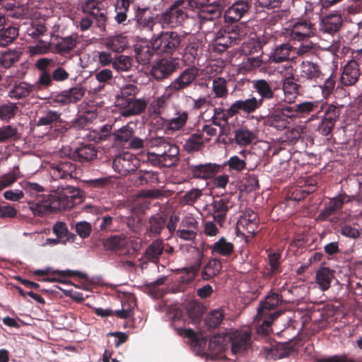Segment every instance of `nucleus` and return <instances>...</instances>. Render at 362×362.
Returning a JSON list of instances; mask_svg holds the SVG:
<instances>
[{
	"instance_id": "obj_1",
	"label": "nucleus",
	"mask_w": 362,
	"mask_h": 362,
	"mask_svg": "<svg viewBox=\"0 0 362 362\" xmlns=\"http://www.w3.org/2000/svg\"><path fill=\"white\" fill-rule=\"evenodd\" d=\"M23 188L33 198L28 202L29 209L35 216L40 217L69 209L81 202L79 189L71 186L58 188L54 194H45V188L37 182H25Z\"/></svg>"
},
{
	"instance_id": "obj_2",
	"label": "nucleus",
	"mask_w": 362,
	"mask_h": 362,
	"mask_svg": "<svg viewBox=\"0 0 362 362\" xmlns=\"http://www.w3.org/2000/svg\"><path fill=\"white\" fill-rule=\"evenodd\" d=\"M252 88L259 96V98L252 96L250 98L242 100L247 111V115L255 112L257 110L267 105L274 109L277 103V98L272 86L265 79H258L252 81Z\"/></svg>"
},
{
	"instance_id": "obj_3",
	"label": "nucleus",
	"mask_w": 362,
	"mask_h": 362,
	"mask_svg": "<svg viewBox=\"0 0 362 362\" xmlns=\"http://www.w3.org/2000/svg\"><path fill=\"white\" fill-rule=\"evenodd\" d=\"M182 41V36L176 31H162L153 33L150 44L153 49L159 54L173 55Z\"/></svg>"
},
{
	"instance_id": "obj_4",
	"label": "nucleus",
	"mask_w": 362,
	"mask_h": 362,
	"mask_svg": "<svg viewBox=\"0 0 362 362\" xmlns=\"http://www.w3.org/2000/svg\"><path fill=\"white\" fill-rule=\"evenodd\" d=\"M187 0H175L163 12L158 13V24L163 29H174L182 25L187 17L185 4Z\"/></svg>"
},
{
	"instance_id": "obj_5",
	"label": "nucleus",
	"mask_w": 362,
	"mask_h": 362,
	"mask_svg": "<svg viewBox=\"0 0 362 362\" xmlns=\"http://www.w3.org/2000/svg\"><path fill=\"white\" fill-rule=\"evenodd\" d=\"M247 30L245 24L225 25L214 35V41L216 46H221L223 51L232 45L238 44L247 35Z\"/></svg>"
},
{
	"instance_id": "obj_6",
	"label": "nucleus",
	"mask_w": 362,
	"mask_h": 362,
	"mask_svg": "<svg viewBox=\"0 0 362 362\" xmlns=\"http://www.w3.org/2000/svg\"><path fill=\"white\" fill-rule=\"evenodd\" d=\"M132 23L140 30L153 33L155 25L158 24V13L153 12L149 6L134 5V16L128 20V24Z\"/></svg>"
},
{
	"instance_id": "obj_7",
	"label": "nucleus",
	"mask_w": 362,
	"mask_h": 362,
	"mask_svg": "<svg viewBox=\"0 0 362 362\" xmlns=\"http://www.w3.org/2000/svg\"><path fill=\"white\" fill-rule=\"evenodd\" d=\"M151 144L160 156L163 167L170 168L177 164L180 160V149L176 144L163 138L155 139Z\"/></svg>"
},
{
	"instance_id": "obj_8",
	"label": "nucleus",
	"mask_w": 362,
	"mask_h": 362,
	"mask_svg": "<svg viewBox=\"0 0 362 362\" xmlns=\"http://www.w3.org/2000/svg\"><path fill=\"white\" fill-rule=\"evenodd\" d=\"M199 76V69L194 65L184 69L179 76L175 78L166 88L168 94L173 95L183 92L195 85V81Z\"/></svg>"
},
{
	"instance_id": "obj_9",
	"label": "nucleus",
	"mask_w": 362,
	"mask_h": 362,
	"mask_svg": "<svg viewBox=\"0 0 362 362\" xmlns=\"http://www.w3.org/2000/svg\"><path fill=\"white\" fill-rule=\"evenodd\" d=\"M188 5L192 9H197L198 18L202 21L219 18L222 13V6L216 1L209 3V0H188Z\"/></svg>"
},
{
	"instance_id": "obj_10",
	"label": "nucleus",
	"mask_w": 362,
	"mask_h": 362,
	"mask_svg": "<svg viewBox=\"0 0 362 362\" xmlns=\"http://www.w3.org/2000/svg\"><path fill=\"white\" fill-rule=\"evenodd\" d=\"M230 347L233 355L243 356L250 345L251 332L249 329L236 330L229 333Z\"/></svg>"
},
{
	"instance_id": "obj_11",
	"label": "nucleus",
	"mask_w": 362,
	"mask_h": 362,
	"mask_svg": "<svg viewBox=\"0 0 362 362\" xmlns=\"http://www.w3.org/2000/svg\"><path fill=\"white\" fill-rule=\"evenodd\" d=\"M139 165V160L129 152L116 156L112 161L113 169L122 176L134 172Z\"/></svg>"
},
{
	"instance_id": "obj_12",
	"label": "nucleus",
	"mask_w": 362,
	"mask_h": 362,
	"mask_svg": "<svg viewBox=\"0 0 362 362\" xmlns=\"http://www.w3.org/2000/svg\"><path fill=\"white\" fill-rule=\"evenodd\" d=\"M178 66L179 64L175 59L163 58L156 61L152 66L151 74L156 81H160L169 78Z\"/></svg>"
},
{
	"instance_id": "obj_13",
	"label": "nucleus",
	"mask_w": 362,
	"mask_h": 362,
	"mask_svg": "<svg viewBox=\"0 0 362 362\" xmlns=\"http://www.w3.org/2000/svg\"><path fill=\"white\" fill-rule=\"evenodd\" d=\"M316 33L315 24L308 18H299L293 22L291 37L301 41L314 36Z\"/></svg>"
},
{
	"instance_id": "obj_14",
	"label": "nucleus",
	"mask_w": 362,
	"mask_h": 362,
	"mask_svg": "<svg viewBox=\"0 0 362 362\" xmlns=\"http://www.w3.org/2000/svg\"><path fill=\"white\" fill-rule=\"evenodd\" d=\"M86 91L85 88L81 86H76L52 96V103H57L62 106L74 104L83 98Z\"/></svg>"
},
{
	"instance_id": "obj_15",
	"label": "nucleus",
	"mask_w": 362,
	"mask_h": 362,
	"mask_svg": "<svg viewBox=\"0 0 362 362\" xmlns=\"http://www.w3.org/2000/svg\"><path fill=\"white\" fill-rule=\"evenodd\" d=\"M252 0H235L224 13L226 23H235L248 15L252 8Z\"/></svg>"
},
{
	"instance_id": "obj_16",
	"label": "nucleus",
	"mask_w": 362,
	"mask_h": 362,
	"mask_svg": "<svg viewBox=\"0 0 362 362\" xmlns=\"http://www.w3.org/2000/svg\"><path fill=\"white\" fill-rule=\"evenodd\" d=\"M284 303L282 295L272 289L264 297V299L259 302L257 309V316H265L272 314L273 312L279 310L276 309Z\"/></svg>"
},
{
	"instance_id": "obj_17",
	"label": "nucleus",
	"mask_w": 362,
	"mask_h": 362,
	"mask_svg": "<svg viewBox=\"0 0 362 362\" xmlns=\"http://www.w3.org/2000/svg\"><path fill=\"white\" fill-rule=\"evenodd\" d=\"M50 175L55 180L76 178L78 175L76 165L69 159L61 160L58 163L52 164Z\"/></svg>"
},
{
	"instance_id": "obj_18",
	"label": "nucleus",
	"mask_w": 362,
	"mask_h": 362,
	"mask_svg": "<svg viewBox=\"0 0 362 362\" xmlns=\"http://www.w3.org/2000/svg\"><path fill=\"white\" fill-rule=\"evenodd\" d=\"M188 170L192 177L200 180H209L222 171L221 165L206 163L199 165H188Z\"/></svg>"
},
{
	"instance_id": "obj_19",
	"label": "nucleus",
	"mask_w": 362,
	"mask_h": 362,
	"mask_svg": "<svg viewBox=\"0 0 362 362\" xmlns=\"http://www.w3.org/2000/svg\"><path fill=\"white\" fill-rule=\"evenodd\" d=\"M232 206L233 204L230 199L226 197L215 199L211 203V207L213 218L221 227L223 226L227 214Z\"/></svg>"
},
{
	"instance_id": "obj_20",
	"label": "nucleus",
	"mask_w": 362,
	"mask_h": 362,
	"mask_svg": "<svg viewBox=\"0 0 362 362\" xmlns=\"http://www.w3.org/2000/svg\"><path fill=\"white\" fill-rule=\"evenodd\" d=\"M117 105L120 107V114L123 117H130L139 115L144 111L147 106L146 100L134 99L129 101L117 100Z\"/></svg>"
},
{
	"instance_id": "obj_21",
	"label": "nucleus",
	"mask_w": 362,
	"mask_h": 362,
	"mask_svg": "<svg viewBox=\"0 0 362 362\" xmlns=\"http://www.w3.org/2000/svg\"><path fill=\"white\" fill-rule=\"evenodd\" d=\"M240 112L247 114L242 100L235 101L226 110L221 107H215L214 110V115L216 116V118L221 120L224 125L228 123L229 117H233Z\"/></svg>"
},
{
	"instance_id": "obj_22",
	"label": "nucleus",
	"mask_w": 362,
	"mask_h": 362,
	"mask_svg": "<svg viewBox=\"0 0 362 362\" xmlns=\"http://www.w3.org/2000/svg\"><path fill=\"white\" fill-rule=\"evenodd\" d=\"M98 150L93 144L81 143L72 153V158L80 163H88L96 158Z\"/></svg>"
},
{
	"instance_id": "obj_23",
	"label": "nucleus",
	"mask_w": 362,
	"mask_h": 362,
	"mask_svg": "<svg viewBox=\"0 0 362 362\" xmlns=\"http://www.w3.org/2000/svg\"><path fill=\"white\" fill-rule=\"evenodd\" d=\"M342 24L343 19L341 14L330 13L321 20L320 30L323 33L334 35L339 31Z\"/></svg>"
},
{
	"instance_id": "obj_24",
	"label": "nucleus",
	"mask_w": 362,
	"mask_h": 362,
	"mask_svg": "<svg viewBox=\"0 0 362 362\" xmlns=\"http://www.w3.org/2000/svg\"><path fill=\"white\" fill-rule=\"evenodd\" d=\"M360 76L359 64L356 60L349 61L344 67L340 77V83L343 86L354 85Z\"/></svg>"
},
{
	"instance_id": "obj_25",
	"label": "nucleus",
	"mask_w": 362,
	"mask_h": 362,
	"mask_svg": "<svg viewBox=\"0 0 362 362\" xmlns=\"http://www.w3.org/2000/svg\"><path fill=\"white\" fill-rule=\"evenodd\" d=\"M182 313L180 310H177L173 317L171 325L178 335L184 336L197 342L199 339L197 334L192 329L185 328V320H182Z\"/></svg>"
},
{
	"instance_id": "obj_26",
	"label": "nucleus",
	"mask_w": 362,
	"mask_h": 362,
	"mask_svg": "<svg viewBox=\"0 0 362 362\" xmlns=\"http://www.w3.org/2000/svg\"><path fill=\"white\" fill-rule=\"evenodd\" d=\"M36 90L35 86L25 81H16L11 87L8 96L13 100L29 97Z\"/></svg>"
},
{
	"instance_id": "obj_27",
	"label": "nucleus",
	"mask_w": 362,
	"mask_h": 362,
	"mask_svg": "<svg viewBox=\"0 0 362 362\" xmlns=\"http://www.w3.org/2000/svg\"><path fill=\"white\" fill-rule=\"evenodd\" d=\"M134 5H139L136 2V0H116L114 5L116 13L114 19L117 24L128 25L127 12L130 6H132L134 9Z\"/></svg>"
},
{
	"instance_id": "obj_28",
	"label": "nucleus",
	"mask_w": 362,
	"mask_h": 362,
	"mask_svg": "<svg viewBox=\"0 0 362 362\" xmlns=\"http://www.w3.org/2000/svg\"><path fill=\"white\" fill-rule=\"evenodd\" d=\"M274 110L267 115L266 117H263L264 119V124L273 127L278 130H283L288 127V116L284 115L281 110L276 109H273Z\"/></svg>"
},
{
	"instance_id": "obj_29",
	"label": "nucleus",
	"mask_w": 362,
	"mask_h": 362,
	"mask_svg": "<svg viewBox=\"0 0 362 362\" xmlns=\"http://www.w3.org/2000/svg\"><path fill=\"white\" fill-rule=\"evenodd\" d=\"M298 340L291 339L285 343H279L271 349L272 356L274 359H281L288 357L297 351Z\"/></svg>"
},
{
	"instance_id": "obj_30",
	"label": "nucleus",
	"mask_w": 362,
	"mask_h": 362,
	"mask_svg": "<svg viewBox=\"0 0 362 362\" xmlns=\"http://www.w3.org/2000/svg\"><path fill=\"white\" fill-rule=\"evenodd\" d=\"M79 43L78 36L72 34L60 40L54 46V52L62 56L69 54Z\"/></svg>"
},
{
	"instance_id": "obj_31",
	"label": "nucleus",
	"mask_w": 362,
	"mask_h": 362,
	"mask_svg": "<svg viewBox=\"0 0 362 362\" xmlns=\"http://www.w3.org/2000/svg\"><path fill=\"white\" fill-rule=\"evenodd\" d=\"M322 110V107L317 101H305L296 104V112L298 117H305L311 114L310 119H313Z\"/></svg>"
},
{
	"instance_id": "obj_32",
	"label": "nucleus",
	"mask_w": 362,
	"mask_h": 362,
	"mask_svg": "<svg viewBox=\"0 0 362 362\" xmlns=\"http://www.w3.org/2000/svg\"><path fill=\"white\" fill-rule=\"evenodd\" d=\"M300 76L307 80L317 83L324 80L325 74L322 72L320 66L313 62H303L301 65Z\"/></svg>"
},
{
	"instance_id": "obj_33",
	"label": "nucleus",
	"mask_w": 362,
	"mask_h": 362,
	"mask_svg": "<svg viewBox=\"0 0 362 362\" xmlns=\"http://www.w3.org/2000/svg\"><path fill=\"white\" fill-rule=\"evenodd\" d=\"M188 119L189 112L177 106L175 116L167 121L166 127L168 130L173 132L181 130L185 127Z\"/></svg>"
},
{
	"instance_id": "obj_34",
	"label": "nucleus",
	"mask_w": 362,
	"mask_h": 362,
	"mask_svg": "<svg viewBox=\"0 0 362 362\" xmlns=\"http://www.w3.org/2000/svg\"><path fill=\"white\" fill-rule=\"evenodd\" d=\"M202 45L197 40L190 41L185 47L183 60L186 64H194L202 55Z\"/></svg>"
},
{
	"instance_id": "obj_35",
	"label": "nucleus",
	"mask_w": 362,
	"mask_h": 362,
	"mask_svg": "<svg viewBox=\"0 0 362 362\" xmlns=\"http://www.w3.org/2000/svg\"><path fill=\"white\" fill-rule=\"evenodd\" d=\"M283 313L282 310H276L272 314L265 316H256V320L262 321L261 324L257 328V332L259 335L268 336L272 332V325L273 322Z\"/></svg>"
},
{
	"instance_id": "obj_36",
	"label": "nucleus",
	"mask_w": 362,
	"mask_h": 362,
	"mask_svg": "<svg viewBox=\"0 0 362 362\" xmlns=\"http://www.w3.org/2000/svg\"><path fill=\"white\" fill-rule=\"evenodd\" d=\"M163 254V241L161 239H156L146 248L144 258L151 263L158 264Z\"/></svg>"
},
{
	"instance_id": "obj_37",
	"label": "nucleus",
	"mask_w": 362,
	"mask_h": 362,
	"mask_svg": "<svg viewBox=\"0 0 362 362\" xmlns=\"http://www.w3.org/2000/svg\"><path fill=\"white\" fill-rule=\"evenodd\" d=\"M230 346L229 333L214 335L209 342V350L215 354H221Z\"/></svg>"
},
{
	"instance_id": "obj_38",
	"label": "nucleus",
	"mask_w": 362,
	"mask_h": 362,
	"mask_svg": "<svg viewBox=\"0 0 362 362\" xmlns=\"http://www.w3.org/2000/svg\"><path fill=\"white\" fill-rule=\"evenodd\" d=\"M334 271L329 267L321 266L316 272L315 280L319 288L325 291L331 286V283L334 277Z\"/></svg>"
},
{
	"instance_id": "obj_39",
	"label": "nucleus",
	"mask_w": 362,
	"mask_h": 362,
	"mask_svg": "<svg viewBox=\"0 0 362 362\" xmlns=\"http://www.w3.org/2000/svg\"><path fill=\"white\" fill-rule=\"evenodd\" d=\"M258 214L253 211H246L238 221V226L245 228L248 233L254 234L258 228Z\"/></svg>"
},
{
	"instance_id": "obj_40",
	"label": "nucleus",
	"mask_w": 362,
	"mask_h": 362,
	"mask_svg": "<svg viewBox=\"0 0 362 362\" xmlns=\"http://www.w3.org/2000/svg\"><path fill=\"white\" fill-rule=\"evenodd\" d=\"M134 134V129L131 127L130 124H127L118 129L114 130L112 132V140L117 144L124 145L130 141Z\"/></svg>"
},
{
	"instance_id": "obj_41",
	"label": "nucleus",
	"mask_w": 362,
	"mask_h": 362,
	"mask_svg": "<svg viewBox=\"0 0 362 362\" xmlns=\"http://www.w3.org/2000/svg\"><path fill=\"white\" fill-rule=\"evenodd\" d=\"M222 269L221 262L218 259H211L204 267L201 275L204 281H209L216 276Z\"/></svg>"
},
{
	"instance_id": "obj_42",
	"label": "nucleus",
	"mask_w": 362,
	"mask_h": 362,
	"mask_svg": "<svg viewBox=\"0 0 362 362\" xmlns=\"http://www.w3.org/2000/svg\"><path fill=\"white\" fill-rule=\"evenodd\" d=\"M210 248L213 254L223 257H228L234 252L233 244L230 242H228L224 237L220 238Z\"/></svg>"
},
{
	"instance_id": "obj_43",
	"label": "nucleus",
	"mask_w": 362,
	"mask_h": 362,
	"mask_svg": "<svg viewBox=\"0 0 362 362\" xmlns=\"http://www.w3.org/2000/svg\"><path fill=\"white\" fill-rule=\"evenodd\" d=\"M282 87L284 95L289 101L300 94L301 86L294 81L293 76L286 77L283 81Z\"/></svg>"
},
{
	"instance_id": "obj_44",
	"label": "nucleus",
	"mask_w": 362,
	"mask_h": 362,
	"mask_svg": "<svg viewBox=\"0 0 362 362\" xmlns=\"http://www.w3.org/2000/svg\"><path fill=\"white\" fill-rule=\"evenodd\" d=\"M61 114L57 111L47 110L41 112V115L38 117L37 126H49L52 127L53 125L61 121Z\"/></svg>"
},
{
	"instance_id": "obj_45",
	"label": "nucleus",
	"mask_w": 362,
	"mask_h": 362,
	"mask_svg": "<svg viewBox=\"0 0 362 362\" xmlns=\"http://www.w3.org/2000/svg\"><path fill=\"white\" fill-rule=\"evenodd\" d=\"M187 314L190 323L197 324L204 313L203 305L197 301H190L186 305Z\"/></svg>"
},
{
	"instance_id": "obj_46",
	"label": "nucleus",
	"mask_w": 362,
	"mask_h": 362,
	"mask_svg": "<svg viewBox=\"0 0 362 362\" xmlns=\"http://www.w3.org/2000/svg\"><path fill=\"white\" fill-rule=\"evenodd\" d=\"M293 47L288 43L277 45L270 55V60L279 63L289 59Z\"/></svg>"
},
{
	"instance_id": "obj_47",
	"label": "nucleus",
	"mask_w": 362,
	"mask_h": 362,
	"mask_svg": "<svg viewBox=\"0 0 362 362\" xmlns=\"http://www.w3.org/2000/svg\"><path fill=\"white\" fill-rule=\"evenodd\" d=\"M112 125L106 124L101 127L98 130H92L88 134H87V137L88 140L93 141L95 142H100L102 141H105L107 139H112Z\"/></svg>"
},
{
	"instance_id": "obj_48",
	"label": "nucleus",
	"mask_w": 362,
	"mask_h": 362,
	"mask_svg": "<svg viewBox=\"0 0 362 362\" xmlns=\"http://www.w3.org/2000/svg\"><path fill=\"white\" fill-rule=\"evenodd\" d=\"M53 233L62 240L63 244H66V242H74L76 236L75 234L69 232L66 224L64 222L57 221L52 228Z\"/></svg>"
},
{
	"instance_id": "obj_49",
	"label": "nucleus",
	"mask_w": 362,
	"mask_h": 362,
	"mask_svg": "<svg viewBox=\"0 0 362 362\" xmlns=\"http://www.w3.org/2000/svg\"><path fill=\"white\" fill-rule=\"evenodd\" d=\"M235 139L239 146H246L256 139V135L254 132L240 127L235 131Z\"/></svg>"
},
{
	"instance_id": "obj_50",
	"label": "nucleus",
	"mask_w": 362,
	"mask_h": 362,
	"mask_svg": "<svg viewBox=\"0 0 362 362\" xmlns=\"http://www.w3.org/2000/svg\"><path fill=\"white\" fill-rule=\"evenodd\" d=\"M20 138L21 134L17 127L11 124L0 127V143L16 141Z\"/></svg>"
},
{
	"instance_id": "obj_51",
	"label": "nucleus",
	"mask_w": 362,
	"mask_h": 362,
	"mask_svg": "<svg viewBox=\"0 0 362 362\" xmlns=\"http://www.w3.org/2000/svg\"><path fill=\"white\" fill-rule=\"evenodd\" d=\"M225 317V310L222 308L210 311L205 320L208 328H216L223 322Z\"/></svg>"
},
{
	"instance_id": "obj_52",
	"label": "nucleus",
	"mask_w": 362,
	"mask_h": 362,
	"mask_svg": "<svg viewBox=\"0 0 362 362\" xmlns=\"http://www.w3.org/2000/svg\"><path fill=\"white\" fill-rule=\"evenodd\" d=\"M22 52L19 50L8 49L1 54L0 64L4 68L8 69L19 61Z\"/></svg>"
},
{
	"instance_id": "obj_53",
	"label": "nucleus",
	"mask_w": 362,
	"mask_h": 362,
	"mask_svg": "<svg viewBox=\"0 0 362 362\" xmlns=\"http://www.w3.org/2000/svg\"><path fill=\"white\" fill-rule=\"evenodd\" d=\"M355 199L354 196H350L345 193L338 194L337 197L329 199L327 205L336 214L341 210L345 203L351 202Z\"/></svg>"
},
{
	"instance_id": "obj_54",
	"label": "nucleus",
	"mask_w": 362,
	"mask_h": 362,
	"mask_svg": "<svg viewBox=\"0 0 362 362\" xmlns=\"http://www.w3.org/2000/svg\"><path fill=\"white\" fill-rule=\"evenodd\" d=\"M136 180L141 185L158 184L159 182L158 173L140 170L136 173Z\"/></svg>"
},
{
	"instance_id": "obj_55",
	"label": "nucleus",
	"mask_w": 362,
	"mask_h": 362,
	"mask_svg": "<svg viewBox=\"0 0 362 362\" xmlns=\"http://www.w3.org/2000/svg\"><path fill=\"white\" fill-rule=\"evenodd\" d=\"M49 274L52 275H57V276L52 277H47L44 278L42 281L47 282H62L64 281L61 279L66 277H72V276H78V277H83L84 274L78 271H71V270H54L51 272Z\"/></svg>"
},
{
	"instance_id": "obj_56",
	"label": "nucleus",
	"mask_w": 362,
	"mask_h": 362,
	"mask_svg": "<svg viewBox=\"0 0 362 362\" xmlns=\"http://www.w3.org/2000/svg\"><path fill=\"white\" fill-rule=\"evenodd\" d=\"M203 134L194 133L189 136L185 144V148L189 152L197 151L204 146Z\"/></svg>"
},
{
	"instance_id": "obj_57",
	"label": "nucleus",
	"mask_w": 362,
	"mask_h": 362,
	"mask_svg": "<svg viewBox=\"0 0 362 362\" xmlns=\"http://www.w3.org/2000/svg\"><path fill=\"white\" fill-rule=\"evenodd\" d=\"M18 107L16 103L8 102L0 105V119L9 122L17 114Z\"/></svg>"
},
{
	"instance_id": "obj_58",
	"label": "nucleus",
	"mask_w": 362,
	"mask_h": 362,
	"mask_svg": "<svg viewBox=\"0 0 362 362\" xmlns=\"http://www.w3.org/2000/svg\"><path fill=\"white\" fill-rule=\"evenodd\" d=\"M18 35L16 27L9 26L0 31V47H6L11 44Z\"/></svg>"
},
{
	"instance_id": "obj_59",
	"label": "nucleus",
	"mask_w": 362,
	"mask_h": 362,
	"mask_svg": "<svg viewBox=\"0 0 362 362\" xmlns=\"http://www.w3.org/2000/svg\"><path fill=\"white\" fill-rule=\"evenodd\" d=\"M165 225V218L160 214L152 216L148 221V230L153 235H159Z\"/></svg>"
},
{
	"instance_id": "obj_60",
	"label": "nucleus",
	"mask_w": 362,
	"mask_h": 362,
	"mask_svg": "<svg viewBox=\"0 0 362 362\" xmlns=\"http://www.w3.org/2000/svg\"><path fill=\"white\" fill-rule=\"evenodd\" d=\"M126 37L122 35H117L107 39V47L115 52L120 53L127 47Z\"/></svg>"
},
{
	"instance_id": "obj_61",
	"label": "nucleus",
	"mask_w": 362,
	"mask_h": 362,
	"mask_svg": "<svg viewBox=\"0 0 362 362\" xmlns=\"http://www.w3.org/2000/svg\"><path fill=\"white\" fill-rule=\"evenodd\" d=\"M136 60L139 64H146L149 63L151 59L153 52H155L152 46H141L139 47L136 48Z\"/></svg>"
},
{
	"instance_id": "obj_62",
	"label": "nucleus",
	"mask_w": 362,
	"mask_h": 362,
	"mask_svg": "<svg viewBox=\"0 0 362 362\" xmlns=\"http://www.w3.org/2000/svg\"><path fill=\"white\" fill-rule=\"evenodd\" d=\"M112 68L118 72L129 71L132 68L131 57L124 55L115 56Z\"/></svg>"
},
{
	"instance_id": "obj_63",
	"label": "nucleus",
	"mask_w": 362,
	"mask_h": 362,
	"mask_svg": "<svg viewBox=\"0 0 362 362\" xmlns=\"http://www.w3.org/2000/svg\"><path fill=\"white\" fill-rule=\"evenodd\" d=\"M263 65V62L259 57H247L245 59L241 64L240 69L245 71H252L256 69H261Z\"/></svg>"
},
{
	"instance_id": "obj_64",
	"label": "nucleus",
	"mask_w": 362,
	"mask_h": 362,
	"mask_svg": "<svg viewBox=\"0 0 362 362\" xmlns=\"http://www.w3.org/2000/svg\"><path fill=\"white\" fill-rule=\"evenodd\" d=\"M47 31L45 23L42 21H33L31 27L27 30V33L32 38H38L44 35Z\"/></svg>"
}]
</instances>
